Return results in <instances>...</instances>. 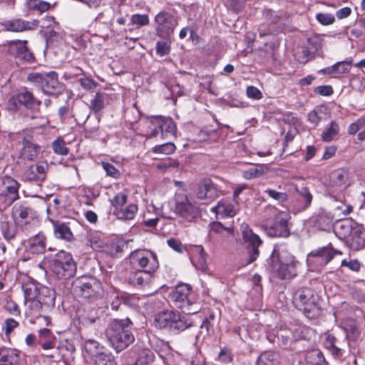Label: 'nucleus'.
Wrapping results in <instances>:
<instances>
[{
	"label": "nucleus",
	"instance_id": "f257e3e1",
	"mask_svg": "<svg viewBox=\"0 0 365 365\" xmlns=\"http://www.w3.org/2000/svg\"><path fill=\"white\" fill-rule=\"evenodd\" d=\"M132 329L133 323L128 318L113 319L109 323L106 335L116 351L125 349L134 341Z\"/></svg>",
	"mask_w": 365,
	"mask_h": 365
},
{
	"label": "nucleus",
	"instance_id": "f03ea898",
	"mask_svg": "<svg viewBox=\"0 0 365 365\" xmlns=\"http://www.w3.org/2000/svg\"><path fill=\"white\" fill-rule=\"evenodd\" d=\"M298 262L285 249L277 247L270 257V266L282 279H292L297 275Z\"/></svg>",
	"mask_w": 365,
	"mask_h": 365
},
{
	"label": "nucleus",
	"instance_id": "7ed1b4c3",
	"mask_svg": "<svg viewBox=\"0 0 365 365\" xmlns=\"http://www.w3.org/2000/svg\"><path fill=\"white\" fill-rule=\"evenodd\" d=\"M28 79L31 82L40 84L42 91L47 95L57 96L64 90L63 85L58 81V75L54 71L31 73L29 74Z\"/></svg>",
	"mask_w": 365,
	"mask_h": 365
},
{
	"label": "nucleus",
	"instance_id": "20e7f679",
	"mask_svg": "<svg viewBox=\"0 0 365 365\" xmlns=\"http://www.w3.org/2000/svg\"><path fill=\"white\" fill-rule=\"evenodd\" d=\"M171 209L176 215L187 221L194 219L198 212L195 203L183 191L175 194L171 201Z\"/></svg>",
	"mask_w": 365,
	"mask_h": 365
},
{
	"label": "nucleus",
	"instance_id": "39448f33",
	"mask_svg": "<svg viewBox=\"0 0 365 365\" xmlns=\"http://www.w3.org/2000/svg\"><path fill=\"white\" fill-rule=\"evenodd\" d=\"M51 268L58 279H69L76 272V264L71 255L64 251L56 255L51 261Z\"/></svg>",
	"mask_w": 365,
	"mask_h": 365
},
{
	"label": "nucleus",
	"instance_id": "423d86ee",
	"mask_svg": "<svg viewBox=\"0 0 365 365\" xmlns=\"http://www.w3.org/2000/svg\"><path fill=\"white\" fill-rule=\"evenodd\" d=\"M130 262L133 267L153 273L159 267L155 253L149 250H135L129 255Z\"/></svg>",
	"mask_w": 365,
	"mask_h": 365
},
{
	"label": "nucleus",
	"instance_id": "0eeeda50",
	"mask_svg": "<svg viewBox=\"0 0 365 365\" xmlns=\"http://www.w3.org/2000/svg\"><path fill=\"white\" fill-rule=\"evenodd\" d=\"M153 22L156 35L164 39H169L178 25V18L165 10L159 11Z\"/></svg>",
	"mask_w": 365,
	"mask_h": 365
},
{
	"label": "nucleus",
	"instance_id": "6e6552de",
	"mask_svg": "<svg viewBox=\"0 0 365 365\" xmlns=\"http://www.w3.org/2000/svg\"><path fill=\"white\" fill-rule=\"evenodd\" d=\"M74 293L84 298H91L98 296L101 289V282L91 276H81L76 278L72 283Z\"/></svg>",
	"mask_w": 365,
	"mask_h": 365
},
{
	"label": "nucleus",
	"instance_id": "1a4fd4ad",
	"mask_svg": "<svg viewBox=\"0 0 365 365\" xmlns=\"http://www.w3.org/2000/svg\"><path fill=\"white\" fill-rule=\"evenodd\" d=\"M191 287L188 284H182L176 287L171 292L170 297L175 306L181 309L185 314H191L197 312V308H194V304L189 299Z\"/></svg>",
	"mask_w": 365,
	"mask_h": 365
},
{
	"label": "nucleus",
	"instance_id": "9d476101",
	"mask_svg": "<svg viewBox=\"0 0 365 365\" xmlns=\"http://www.w3.org/2000/svg\"><path fill=\"white\" fill-rule=\"evenodd\" d=\"M55 291L47 287L38 289L36 301H33L28 305L29 309L34 313L46 311L55 305Z\"/></svg>",
	"mask_w": 365,
	"mask_h": 365
},
{
	"label": "nucleus",
	"instance_id": "9b49d317",
	"mask_svg": "<svg viewBox=\"0 0 365 365\" xmlns=\"http://www.w3.org/2000/svg\"><path fill=\"white\" fill-rule=\"evenodd\" d=\"M241 230L244 241L248 244V259L245 265L253 262L258 257L259 253L258 247L262 245V241L257 235L248 228L247 225H242Z\"/></svg>",
	"mask_w": 365,
	"mask_h": 365
},
{
	"label": "nucleus",
	"instance_id": "f8f14e48",
	"mask_svg": "<svg viewBox=\"0 0 365 365\" xmlns=\"http://www.w3.org/2000/svg\"><path fill=\"white\" fill-rule=\"evenodd\" d=\"M293 302L297 309L310 312L315 307L314 291L308 287L299 289L294 295Z\"/></svg>",
	"mask_w": 365,
	"mask_h": 365
},
{
	"label": "nucleus",
	"instance_id": "ddd939ff",
	"mask_svg": "<svg viewBox=\"0 0 365 365\" xmlns=\"http://www.w3.org/2000/svg\"><path fill=\"white\" fill-rule=\"evenodd\" d=\"M289 214L279 212L274 217L272 224H267V234L271 237H287L289 235L288 229Z\"/></svg>",
	"mask_w": 365,
	"mask_h": 365
},
{
	"label": "nucleus",
	"instance_id": "4468645a",
	"mask_svg": "<svg viewBox=\"0 0 365 365\" xmlns=\"http://www.w3.org/2000/svg\"><path fill=\"white\" fill-rule=\"evenodd\" d=\"M20 184L13 178L4 176L0 180V195L4 196L11 204L19 198Z\"/></svg>",
	"mask_w": 365,
	"mask_h": 365
},
{
	"label": "nucleus",
	"instance_id": "2eb2a0df",
	"mask_svg": "<svg viewBox=\"0 0 365 365\" xmlns=\"http://www.w3.org/2000/svg\"><path fill=\"white\" fill-rule=\"evenodd\" d=\"M195 192L197 198L200 200L212 201L218 197L217 186L209 178L200 180Z\"/></svg>",
	"mask_w": 365,
	"mask_h": 365
},
{
	"label": "nucleus",
	"instance_id": "dca6fc26",
	"mask_svg": "<svg viewBox=\"0 0 365 365\" xmlns=\"http://www.w3.org/2000/svg\"><path fill=\"white\" fill-rule=\"evenodd\" d=\"M48 170L46 162H38L29 167L24 172V178L26 181L41 182L45 180Z\"/></svg>",
	"mask_w": 365,
	"mask_h": 365
},
{
	"label": "nucleus",
	"instance_id": "f3484780",
	"mask_svg": "<svg viewBox=\"0 0 365 365\" xmlns=\"http://www.w3.org/2000/svg\"><path fill=\"white\" fill-rule=\"evenodd\" d=\"M26 41L16 40L9 42V51L16 58L26 62H32L34 56L26 46Z\"/></svg>",
	"mask_w": 365,
	"mask_h": 365
},
{
	"label": "nucleus",
	"instance_id": "a211bd4d",
	"mask_svg": "<svg viewBox=\"0 0 365 365\" xmlns=\"http://www.w3.org/2000/svg\"><path fill=\"white\" fill-rule=\"evenodd\" d=\"M353 182L351 173L345 169H339L330 175L329 186L335 190H341Z\"/></svg>",
	"mask_w": 365,
	"mask_h": 365
},
{
	"label": "nucleus",
	"instance_id": "6ab92c4d",
	"mask_svg": "<svg viewBox=\"0 0 365 365\" xmlns=\"http://www.w3.org/2000/svg\"><path fill=\"white\" fill-rule=\"evenodd\" d=\"M356 224L357 222L351 218H346L336 221L333 225V229L339 238L346 240L351 235Z\"/></svg>",
	"mask_w": 365,
	"mask_h": 365
},
{
	"label": "nucleus",
	"instance_id": "aec40b11",
	"mask_svg": "<svg viewBox=\"0 0 365 365\" xmlns=\"http://www.w3.org/2000/svg\"><path fill=\"white\" fill-rule=\"evenodd\" d=\"M14 218L19 224H27L30 220H34L36 212L25 205H16L13 207Z\"/></svg>",
	"mask_w": 365,
	"mask_h": 365
},
{
	"label": "nucleus",
	"instance_id": "412c9836",
	"mask_svg": "<svg viewBox=\"0 0 365 365\" xmlns=\"http://www.w3.org/2000/svg\"><path fill=\"white\" fill-rule=\"evenodd\" d=\"M39 146L34 143L31 137H25L23 139V148L19 159L28 161L34 160L39 154Z\"/></svg>",
	"mask_w": 365,
	"mask_h": 365
},
{
	"label": "nucleus",
	"instance_id": "4be33fe9",
	"mask_svg": "<svg viewBox=\"0 0 365 365\" xmlns=\"http://www.w3.org/2000/svg\"><path fill=\"white\" fill-rule=\"evenodd\" d=\"M21 351L16 349L0 346V365H19Z\"/></svg>",
	"mask_w": 365,
	"mask_h": 365
},
{
	"label": "nucleus",
	"instance_id": "5701e85b",
	"mask_svg": "<svg viewBox=\"0 0 365 365\" xmlns=\"http://www.w3.org/2000/svg\"><path fill=\"white\" fill-rule=\"evenodd\" d=\"M152 279V273L143 270L131 271L128 276V282L134 287L143 288L147 286Z\"/></svg>",
	"mask_w": 365,
	"mask_h": 365
},
{
	"label": "nucleus",
	"instance_id": "b1692460",
	"mask_svg": "<svg viewBox=\"0 0 365 365\" xmlns=\"http://www.w3.org/2000/svg\"><path fill=\"white\" fill-rule=\"evenodd\" d=\"M75 222H62L59 221H53V232L57 238L64 240L68 242L73 240L74 236L71 231L72 224Z\"/></svg>",
	"mask_w": 365,
	"mask_h": 365
},
{
	"label": "nucleus",
	"instance_id": "393cba45",
	"mask_svg": "<svg viewBox=\"0 0 365 365\" xmlns=\"http://www.w3.org/2000/svg\"><path fill=\"white\" fill-rule=\"evenodd\" d=\"M3 25L6 31L22 32L26 30L33 29L38 25V21L34 20L33 22H29L20 19H16L6 21Z\"/></svg>",
	"mask_w": 365,
	"mask_h": 365
},
{
	"label": "nucleus",
	"instance_id": "a878e982",
	"mask_svg": "<svg viewBox=\"0 0 365 365\" xmlns=\"http://www.w3.org/2000/svg\"><path fill=\"white\" fill-rule=\"evenodd\" d=\"M346 242L354 250H359L364 247L365 244V231L362 226L358 223L356 225L351 235L347 238Z\"/></svg>",
	"mask_w": 365,
	"mask_h": 365
},
{
	"label": "nucleus",
	"instance_id": "bb28decb",
	"mask_svg": "<svg viewBox=\"0 0 365 365\" xmlns=\"http://www.w3.org/2000/svg\"><path fill=\"white\" fill-rule=\"evenodd\" d=\"M217 217H233L237 213L236 205L226 200H221L217 205L212 208Z\"/></svg>",
	"mask_w": 365,
	"mask_h": 365
},
{
	"label": "nucleus",
	"instance_id": "cd10ccee",
	"mask_svg": "<svg viewBox=\"0 0 365 365\" xmlns=\"http://www.w3.org/2000/svg\"><path fill=\"white\" fill-rule=\"evenodd\" d=\"M175 317V312L171 310H166L158 313L154 320L155 327L165 329L169 327L171 329L172 322Z\"/></svg>",
	"mask_w": 365,
	"mask_h": 365
},
{
	"label": "nucleus",
	"instance_id": "c85d7f7f",
	"mask_svg": "<svg viewBox=\"0 0 365 365\" xmlns=\"http://www.w3.org/2000/svg\"><path fill=\"white\" fill-rule=\"evenodd\" d=\"M29 249L32 253L41 254L46 250V237L41 232L29 240Z\"/></svg>",
	"mask_w": 365,
	"mask_h": 365
},
{
	"label": "nucleus",
	"instance_id": "c756f323",
	"mask_svg": "<svg viewBox=\"0 0 365 365\" xmlns=\"http://www.w3.org/2000/svg\"><path fill=\"white\" fill-rule=\"evenodd\" d=\"M312 220L314 226L317 227L319 229L328 230L331 227L333 218L329 213L322 212L314 216Z\"/></svg>",
	"mask_w": 365,
	"mask_h": 365
},
{
	"label": "nucleus",
	"instance_id": "7c9ffc66",
	"mask_svg": "<svg viewBox=\"0 0 365 365\" xmlns=\"http://www.w3.org/2000/svg\"><path fill=\"white\" fill-rule=\"evenodd\" d=\"M36 284L33 282H25L22 285V290L24 294L25 304L29 305L33 301H36V297L38 292Z\"/></svg>",
	"mask_w": 365,
	"mask_h": 365
},
{
	"label": "nucleus",
	"instance_id": "2f4dec72",
	"mask_svg": "<svg viewBox=\"0 0 365 365\" xmlns=\"http://www.w3.org/2000/svg\"><path fill=\"white\" fill-rule=\"evenodd\" d=\"M16 99L20 104H22L29 108H34L41 104V101L36 99L33 94L28 91L19 93L16 95Z\"/></svg>",
	"mask_w": 365,
	"mask_h": 365
},
{
	"label": "nucleus",
	"instance_id": "473e14b6",
	"mask_svg": "<svg viewBox=\"0 0 365 365\" xmlns=\"http://www.w3.org/2000/svg\"><path fill=\"white\" fill-rule=\"evenodd\" d=\"M328 109L325 106H317L309 113L308 120L314 126H317L321 120L325 118Z\"/></svg>",
	"mask_w": 365,
	"mask_h": 365
},
{
	"label": "nucleus",
	"instance_id": "72a5a7b5",
	"mask_svg": "<svg viewBox=\"0 0 365 365\" xmlns=\"http://www.w3.org/2000/svg\"><path fill=\"white\" fill-rule=\"evenodd\" d=\"M192 325V322L185 316H181L175 312V317L172 322L171 330L180 332L185 330Z\"/></svg>",
	"mask_w": 365,
	"mask_h": 365
},
{
	"label": "nucleus",
	"instance_id": "f704fd0d",
	"mask_svg": "<svg viewBox=\"0 0 365 365\" xmlns=\"http://www.w3.org/2000/svg\"><path fill=\"white\" fill-rule=\"evenodd\" d=\"M138 211L136 205L130 204L125 207H122L119 210L113 211V213L120 220H133Z\"/></svg>",
	"mask_w": 365,
	"mask_h": 365
},
{
	"label": "nucleus",
	"instance_id": "c9c22d12",
	"mask_svg": "<svg viewBox=\"0 0 365 365\" xmlns=\"http://www.w3.org/2000/svg\"><path fill=\"white\" fill-rule=\"evenodd\" d=\"M336 340L335 336L331 334L325 333L324 346L335 358H337L341 356L342 353L341 350L335 346Z\"/></svg>",
	"mask_w": 365,
	"mask_h": 365
},
{
	"label": "nucleus",
	"instance_id": "e433bc0d",
	"mask_svg": "<svg viewBox=\"0 0 365 365\" xmlns=\"http://www.w3.org/2000/svg\"><path fill=\"white\" fill-rule=\"evenodd\" d=\"M125 242L122 240H113L104 247V250L110 255L114 257L123 252Z\"/></svg>",
	"mask_w": 365,
	"mask_h": 365
},
{
	"label": "nucleus",
	"instance_id": "4c0bfd02",
	"mask_svg": "<svg viewBox=\"0 0 365 365\" xmlns=\"http://www.w3.org/2000/svg\"><path fill=\"white\" fill-rule=\"evenodd\" d=\"M339 124L336 121L332 120L330 123L329 126L322 132L321 135L322 140L324 142H330L333 140L339 134Z\"/></svg>",
	"mask_w": 365,
	"mask_h": 365
},
{
	"label": "nucleus",
	"instance_id": "58836bf2",
	"mask_svg": "<svg viewBox=\"0 0 365 365\" xmlns=\"http://www.w3.org/2000/svg\"><path fill=\"white\" fill-rule=\"evenodd\" d=\"M158 126L160 130L162 136L165 134L170 133L175 135L176 125L171 118H157Z\"/></svg>",
	"mask_w": 365,
	"mask_h": 365
},
{
	"label": "nucleus",
	"instance_id": "ea45409f",
	"mask_svg": "<svg viewBox=\"0 0 365 365\" xmlns=\"http://www.w3.org/2000/svg\"><path fill=\"white\" fill-rule=\"evenodd\" d=\"M267 167L264 165H257L252 166L242 173V176L247 180L259 178L267 172Z\"/></svg>",
	"mask_w": 365,
	"mask_h": 365
},
{
	"label": "nucleus",
	"instance_id": "a19ab883",
	"mask_svg": "<svg viewBox=\"0 0 365 365\" xmlns=\"http://www.w3.org/2000/svg\"><path fill=\"white\" fill-rule=\"evenodd\" d=\"M277 358L278 355L274 351H264L258 356L255 365H274Z\"/></svg>",
	"mask_w": 365,
	"mask_h": 365
},
{
	"label": "nucleus",
	"instance_id": "79ce46f5",
	"mask_svg": "<svg viewBox=\"0 0 365 365\" xmlns=\"http://www.w3.org/2000/svg\"><path fill=\"white\" fill-rule=\"evenodd\" d=\"M93 361L94 365H117L115 357L109 352L98 353Z\"/></svg>",
	"mask_w": 365,
	"mask_h": 365
},
{
	"label": "nucleus",
	"instance_id": "37998d69",
	"mask_svg": "<svg viewBox=\"0 0 365 365\" xmlns=\"http://www.w3.org/2000/svg\"><path fill=\"white\" fill-rule=\"evenodd\" d=\"M210 232L221 235L222 237L233 236V227H225L220 222H213L210 225Z\"/></svg>",
	"mask_w": 365,
	"mask_h": 365
},
{
	"label": "nucleus",
	"instance_id": "c03bdc74",
	"mask_svg": "<svg viewBox=\"0 0 365 365\" xmlns=\"http://www.w3.org/2000/svg\"><path fill=\"white\" fill-rule=\"evenodd\" d=\"M214 333L213 326L210 322L209 319H205L200 326V329L198 334L196 335V340L198 341L200 338L205 339L207 336H209Z\"/></svg>",
	"mask_w": 365,
	"mask_h": 365
},
{
	"label": "nucleus",
	"instance_id": "a18cd8bd",
	"mask_svg": "<svg viewBox=\"0 0 365 365\" xmlns=\"http://www.w3.org/2000/svg\"><path fill=\"white\" fill-rule=\"evenodd\" d=\"M294 55L296 60L301 63H306L312 58V52L304 46L297 48Z\"/></svg>",
	"mask_w": 365,
	"mask_h": 365
},
{
	"label": "nucleus",
	"instance_id": "49530a36",
	"mask_svg": "<svg viewBox=\"0 0 365 365\" xmlns=\"http://www.w3.org/2000/svg\"><path fill=\"white\" fill-rule=\"evenodd\" d=\"M309 360L307 365H327L325 358L319 350H312L307 356Z\"/></svg>",
	"mask_w": 365,
	"mask_h": 365
},
{
	"label": "nucleus",
	"instance_id": "de8ad7c7",
	"mask_svg": "<svg viewBox=\"0 0 365 365\" xmlns=\"http://www.w3.org/2000/svg\"><path fill=\"white\" fill-rule=\"evenodd\" d=\"M176 150L175 145L173 143H165L152 148L151 151L155 154L170 155Z\"/></svg>",
	"mask_w": 365,
	"mask_h": 365
},
{
	"label": "nucleus",
	"instance_id": "09e8293b",
	"mask_svg": "<svg viewBox=\"0 0 365 365\" xmlns=\"http://www.w3.org/2000/svg\"><path fill=\"white\" fill-rule=\"evenodd\" d=\"M105 96L101 93H96L90 103V108L95 113L100 112L104 108Z\"/></svg>",
	"mask_w": 365,
	"mask_h": 365
},
{
	"label": "nucleus",
	"instance_id": "8fccbe9b",
	"mask_svg": "<svg viewBox=\"0 0 365 365\" xmlns=\"http://www.w3.org/2000/svg\"><path fill=\"white\" fill-rule=\"evenodd\" d=\"M294 187L296 192H297L299 195L303 198L304 201V207H309L312 201L313 197L308 187L305 186L299 187L297 185H294Z\"/></svg>",
	"mask_w": 365,
	"mask_h": 365
},
{
	"label": "nucleus",
	"instance_id": "3c124183",
	"mask_svg": "<svg viewBox=\"0 0 365 365\" xmlns=\"http://www.w3.org/2000/svg\"><path fill=\"white\" fill-rule=\"evenodd\" d=\"M179 166V163L176 159L167 158L164 161L156 165V168L164 173L172 168H176Z\"/></svg>",
	"mask_w": 365,
	"mask_h": 365
},
{
	"label": "nucleus",
	"instance_id": "603ef678",
	"mask_svg": "<svg viewBox=\"0 0 365 365\" xmlns=\"http://www.w3.org/2000/svg\"><path fill=\"white\" fill-rule=\"evenodd\" d=\"M30 10L38 11L43 13L48 10L50 4L41 0H29L27 3Z\"/></svg>",
	"mask_w": 365,
	"mask_h": 365
},
{
	"label": "nucleus",
	"instance_id": "864d4df0",
	"mask_svg": "<svg viewBox=\"0 0 365 365\" xmlns=\"http://www.w3.org/2000/svg\"><path fill=\"white\" fill-rule=\"evenodd\" d=\"M87 243L94 250H100L104 248V242L98 234H90L87 237Z\"/></svg>",
	"mask_w": 365,
	"mask_h": 365
},
{
	"label": "nucleus",
	"instance_id": "5fc2aeb1",
	"mask_svg": "<svg viewBox=\"0 0 365 365\" xmlns=\"http://www.w3.org/2000/svg\"><path fill=\"white\" fill-rule=\"evenodd\" d=\"M334 255V252L331 249L324 247L319 250L315 254V256L318 258V261L321 260L324 264H327Z\"/></svg>",
	"mask_w": 365,
	"mask_h": 365
},
{
	"label": "nucleus",
	"instance_id": "6e6d98bb",
	"mask_svg": "<svg viewBox=\"0 0 365 365\" xmlns=\"http://www.w3.org/2000/svg\"><path fill=\"white\" fill-rule=\"evenodd\" d=\"M153 361V352L151 350L145 349L140 353L138 362L136 364H138L139 365H148Z\"/></svg>",
	"mask_w": 365,
	"mask_h": 365
},
{
	"label": "nucleus",
	"instance_id": "4d7b16f0",
	"mask_svg": "<svg viewBox=\"0 0 365 365\" xmlns=\"http://www.w3.org/2000/svg\"><path fill=\"white\" fill-rule=\"evenodd\" d=\"M85 349L87 352L93 356V359L98 353H107L108 351H100L98 342L94 340H88L85 344Z\"/></svg>",
	"mask_w": 365,
	"mask_h": 365
},
{
	"label": "nucleus",
	"instance_id": "13d9d810",
	"mask_svg": "<svg viewBox=\"0 0 365 365\" xmlns=\"http://www.w3.org/2000/svg\"><path fill=\"white\" fill-rule=\"evenodd\" d=\"M264 192L267 194L269 197L279 202H284L288 199V195L287 193L278 192L275 190L268 188L264 190Z\"/></svg>",
	"mask_w": 365,
	"mask_h": 365
},
{
	"label": "nucleus",
	"instance_id": "bf43d9fd",
	"mask_svg": "<svg viewBox=\"0 0 365 365\" xmlns=\"http://www.w3.org/2000/svg\"><path fill=\"white\" fill-rule=\"evenodd\" d=\"M127 202V195L122 192L118 193L111 200V204L114 207V210H120Z\"/></svg>",
	"mask_w": 365,
	"mask_h": 365
},
{
	"label": "nucleus",
	"instance_id": "052dcab7",
	"mask_svg": "<svg viewBox=\"0 0 365 365\" xmlns=\"http://www.w3.org/2000/svg\"><path fill=\"white\" fill-rule=\"evenodd\" d=\"M263 16L264 19L267 20L270 23H277L282 17L281 11H275L270 9H265L263 11Z\"/></svg>",
	"mask_w": 365,
	"mask_h": 365
},
{
	"label": "nucleus",
	"instance_id": "680f3d73",
	"mask_svg": "<svg viewBox=\"0 0 365 365\" xmlns=\"http://www.w3.org/2000/svg\"><path fill=\"white\" fill-rule=\"evenodd\" d=\"M52 148L54 153L58 155H65L68 152V148L66 147L65 143L60 139L55 140L53 142Z\"/></svg>",
	"mask_w": 365,
	"mask_h": 365
},
{
	"label": "nucleus",
	"instance_id": "e2e57ef3",
	"mask_svg": "<svg viewBox=\"0 0 365 365\" xmlns=\"http://www.w3.org/2000/svg\"><path fill=\"white\" fill-rule=\"evenodd\" d=\"M316 19L324 26L332 24L335 21L334 16L328 13H319L317 14Z\"/></svg>",
	"mask_w": 365,
	"mask_h": 365
},
{
	"label": "nucleus",
	"instance_id": "0e129e2a",
	"mask_svg": "<svg viewBox=\"0 0 365 365\" xmlns=\"http://www.w3.org/2000/svg\"><path fill=\"white\" fill-rule=\"evenodd\" d=\"M365 127V117H361L356 122L351 123L348 127L347 132L350 135H354L360 129Z\"/></svg>",
	"mask_w": 365,
	"mask_h": 365
},
{
	"label": "nucleus",
	"instance_id": "69168bd1",
	"mask_svg": "<svg viewBox=\"0 0 365 365\" xmlns=\"http://www.w3.org/2000/svg\"><path fill=\"white\" fill-rule=\"evenodd\" d=\"M170 49V46L165 41H160L156 43V53L160 56L168 55Z\"/></svg>",
	"mask_w": 365,
	"mask_h": 365
},
{
	"label": "nucleus",
	"instance_id": "338daca9",
	"mask_svg": "<svg viewBox=\"0 0 365 365\" xmlns=\"http://www.w3.org/2000/svg\"><path fill=\"white\" fill-rule=\"evenodd\" d=\"M19 322L14 319H6L3 327V330L4 331L5 334L6 336H9V334L19 326Z\"/></svg>",
	"mask_w": 365,
	"mask_h": 365
},
{
	"label": "nucleus",
	"instance_id": "774afa93",
	"mask_svg": "<svg viewBox=\"0 0 365 365\" xmlns=\"http://www.w3.org/2000/svg\"><path fill=\"white\" fill-rule=\"evenodd\" d=\"M4 309L10 314H12L14 316H20L21 315V310L19 309V305L15 302H14L12 300L6 301V302L4 304Z\"/></svg>",
	"mask_w": 365,
	"mask_h": 365
}]
</instances>
